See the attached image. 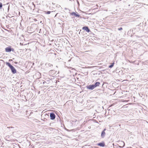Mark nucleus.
Masks as SVG:
<instances>
[{
  "label": "nucleus",
  "instance_id": "obj_14",
  "mask_svg": "<svg viewBox=\"0 0 148 148\" xmlns=\"http://www.w3.org/2000/svg\"><path fill=\"white\" fill-rule=\"evenodd\" d=\"M51 12L50 11H48L47 12H45V13L47 14H49Z\"/></svg>",
  "mask_w": 148,
  "mask_h": 148
},
{
  "label": "nucleus",
  "instance_id": "obj_2",
  "mask_svg": "<svg viewBox=\"0 0 148 148\" xmlns=\"http://www.w3.org/2000/svg\"><path fill=\"white\" fill-rule=\"evenodd\" d=\"M5 51L6 52H8L11 51H14V49L13 48H11L10 46H9L5 48Z\"/></svg>",
  "mask_w": 148,
  "mask_h": 148
},
{
  "label": "nucleus",
  "instance_id": "obj_23",
  "mask_svg": "<svg viewBox=\"0 0 148 148\" xmlns=\"http://www.w3.org/2000/svg\"><path fill=\"white\" fill-rule=\"evenodd\" d=\"M41 22H42V21H40V23H41Z\"/></svg>",
  "mask_w": 148,
  "mask_h": 148
},
{
  "label": "nucleus",
  "instance_id": "obj_1",
  "mask_svg": "<svg viewBox=\"0 0 148 148\" xmlns=\"http://www.w3.org/2000/svg\"><path fill=\"white\" fill-rule=\"evenodd\" d=\"M5 63L6 65L10 68L13 73L15 74L16 73V69L9 62H6Z\"/></svg>",
  "mask_w": 148,
  "mask_h": 148
},
{
  "label": "nucleus",
  "instance_id": "obj_16",
  "mask_svg": "<svg viewBox=\"0 0 148 148\" xmlns=\"http://www.w3.org/2000/svg\"><path fill=\"white\" fill-rule=\"evenodd\" d=\"M122 29H123V28L122 27H120L118 29V30H122Z\"/></svg>",
  "mask_w": 148,
  "mask_h": 148
},
{
  "label": "nucleus",
  "instance_id": "obj_18",
  "mask_svg": "<svg viewBox=\"0 0 148 148\" xmlns=\"http://www.w3.org/2000/svg\"><path fill=\"white\" fill-rule=\"evenodd\" d=\"M14 63L15 64H17V63H18V62H14Z\"/></svg>",
  "mask_w": 148,
  "mask_h": 148
},
{
  "label": "nucleus",
  "instance_id": "obj_20",
  "mask_svg": "<svg viewBox=\"0 0 148 148\" xmlns=\"http://www.w3.org/2000/svg\"><path fill=\"white\" fill-rule=\"evenodd\" d=\"M81 30H80V31L79 32V34H80V31H81Z\"/></svg>",
  "mask_w": 148,
  "mask_h": 148
},
{
  "label": "nucleus",
  "instance_id": "obj_8",
  "mask_svg": "<svg viewBox=\"0 0 148 148\" xmlns=\"http://www.w3.org/2000/svg\"><path fill=\"white\" fill-rule=\"evenodd\" d=\"M106 130V129H104L101 132V136L102 138H103L105 136L106 133L105 132V131Z\"/></svg>",
  "mask_w": 148,
  "mask_h": 148
},
{
  "label": "nucleus",
  "instance_id": "obj_15",
  "mask_svg": "<svg viewBox=\"0 0 148 148\" xmlns=\"http://www.w3.org/2000/svg\"><path fill=\"white\" fill-rule=\"evenodd\" d=\"M2 7V4L1 3H0V9H1Z\"/></svg>",
  "mask_w": 148,
  "mask_h": 148
},
{
  "label": "nucleus",
  "instance_id": "obj_19",
  "mask_svg": "<svg viewBox=\"0 0 148 148\" xmlns=\"http://www.w3.org/2000/svg\"><path fill=\"white\" fill-rule=\"evenodd\" d=\"M7 128H13V127H7Z\"/></svg>",
  "mask_w": 148,
  "mask_h": 148
},
{
  "label": "nucleus",
  "instance_id": "obj_17",
  "mask_svg": "<svg viewBox=\"0 0 148 148\" xmlns=\"http://www.w3.org/2000/svg\"><path fill=\"white\" fill-rule=\"evenodd\" d=\"M45 83H46V82L44 81L43 82V84H44Z\"/></svg>",
  "mask_w": 148,
  "mask_h": 148
},
{
  "label": "nucleus",
  "instance_id": "obj_6",
  "mask_svg": "<svg viewBox=\"0 0 148 148\" xmlns=\"http://www.w3.org/2000/svg\"><path fill=\"white\" fill-rule=\"evenodd\" d=\"M71 15H74L76 17H78L79 18H81V16L79 14H78L77 12H76V13H75L74 12H73L72 13H71Z\"/></svg>",
  "mask_w": 148,
  "mask_h": 148
},
{
  "label": "nucleus",
  "instance_id": "obj_12",
  "mask_svg": "<svg viewBox=\"0 0 148 148\" xmlns=\"http://www.w3.org/2000/svg\"><path fill=\"white\" fill-rule=\"evenodd\" d=\"M45 65H47V66H53L52 64H51L50 63H48V64L46 63V64Z\"/></svg>",
  "mask_w": 148,
  "mask_h": 148
},
{
  "label": "nucleus",
  "instance_id": "obj_11",
  "mask_svg": "<svg viewBox=\"0 0 148 148\" xmlns=\"http://www.w3.org/2000/svg\"><path fill=\"white\" fill-rule=\"evenodd\" d=\"M100 84V83L99 82H97L94 85L95 88L97 86H98Z\"/></svg>",
  "mask_w": 148,
  "mask_h": 148
},
{
  "label": "nucleus",
  "instance_id": "obj_21",
  "mask_svg": "<svg viewBox=\"0 0 148 148\" xmlns=\"http://www.w3.org/2000/svg\"><path fill=\"white\" fill-rule=\"evenodd\" d=\"M10 60V61H12V60Z\"/></svg>",
  "mask_w": 148,
  "mask_h": 148
},
{
  "label": "nucleus",
  "instance_id": "obj_10",
  "mask_svg": "<svg viewBox=\"0 0 148 148\" xmlns=\"http://www.w3.org/2000/svg\"><path fill=\"white\" fill-rule=\"evenodd\" d=\"M120 144L122 145V146H119V147L120 148H123V147H124L125 146V143H124L123 142V141H121L120 142Z\"/></svg>",
  "mask_w": 148,
  "mask_h": 148
},
{
  "label": "nucleus",
  "instance_id": "obj_13",
  "mask_svg": "<svg viewBox=\"0 0 148 148\" xmlns=\"http://www.w3.org/2000/svg\"><path fill=\"white\" fill-rule=\"evenodd\" d=\"M114 63H112V64L109 66V67L110 68H112L114 66Z\"/></svg>",
  "mask_w": 148,
  "mask_h": 148
},
{
  "label": "nucleus",
  "instance_id": "obj_3",
  "mask_svg": "<svg viewBox=\"0 0 148 148\" xmlns=\"http://www.w3.org/2000/svg\"><path fill=\"white\" fill-rule=\"evenodd\" d=\"M82 29L86 31L88 33L91 32L88 26H85L83 27L82 28Z\"/></svg>",
  "mask_w": 148,
  "mask_h": 148
},
{
  "label": "nucleus",
  "instance_id": "obj_22",
  "mask_svg": "<svg viewBox=\"0 0 148 148\" xmlns=\"http://www.w3.org/2000/svg\"><path fill=\"white\" fill-rule=\"evenodd\" d=\"M37 20L36 19H35V21H36Z\"/></svg>",
  "mask_w": 148,
  "mask_h": 148
},
{
  "label": "nucleus",
  "instance_id": "obj_5",
  "mask_svg": "<svg viewBox=\"0 0 148 148\" xmlns=\"http://www.w3.org/2000/svg\"><path fill=\"white\" fill-rule=\"evenodd\" d=\"M50 117L51 120H53L55 119L56 116L53 112H51L50 114Z\"/></svg>",
  "mask_w": 148,
  "mask_h": 148
},
{
  "label": "nucleus",
  "instance_id": "obj_7",
  "mask_svg": "<svg viewBox=\"0 0 148 148\" xmlns=\"http://www.w3.org/2000/svg\"><path fill=\"white\" fill-rule=\"evenodd\" d=\"M49 74L50 75H54L56 73V71L54 70H50L49 72Z\"/></svg>",
  "mask_w": 148,
  "mask_h": 148
},
{
  "label": "nucleus",
  "instance_id": "obj_9",
  "mask_svg": "<svg viewBox=\"0 0 148 148\" xmlns=\"http://www.w3.org/2000/svg\"><path fill=\"white\" fill-rule=\"evenodd\" d=\"M97 145L98 146H100L102 147H104L105 146V144L104 142H102L101 143H98Z\"/></svg>",
  "mask_w": 148,
  "mask_h": 148
},
{
  "label": "nucleus",
  "instance_id": "obj_4",
  "mask_svg": "<svg viewBox=\"0 0 148 148\" xmlns=\"http://www.w3.org/2000/svg\"><path fill=\"white\" fill-rule=\"evenodd\" d=\"M86 88L88 89L92 90L95 87L93 84L92 85H89L86 86Z\"/></svg>",
  "mask_w": 148,
  "mask_h": 148
}]
</instances>
